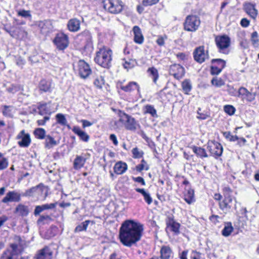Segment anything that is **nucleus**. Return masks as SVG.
Masks as SVG:
<instances>
[{
	"mask_svg": "<svg viewBox=\"0 0 259 259\" xmlns=\"http://www.w3.org/2000/svg\"><path fill=\"white\" fill-rule=\"evenodd\" d=\"M77 71L79 75L82 78H87L92 72L89 65L82 60H79L77 63Z\"/></svg>",
	"mask_w": 259,
	"mask_h": 259,
	"instance_id": "1a4fd4ad",
	"label": "nucleus"
},
{
	"mask_svg": "<svg viewBox=\"0 0 259 259\" xmlns=\"http://www.w3.org/2000/svg\"><path fill=\"white\" fill-rule=\"evenodd\" d=\"M43 211L42 207L41 205H37L35 207V208L34 211V214L36 216L39 214L40 212Z\"/></svg>",
	"mask_w": 259,
	"mask_h": 259,
	"instance_id": "680f3d73",
	"label": "nucleus"
},
{
	"mask_svg": "<svg viewBox=\"0 0 259 259\" xmlns=\"http://www.w3.org/2000/svg\"><path fill=\"white\" fill-rule=\"evenodd\" d=\"M224 109L225 112L230 115L234 114L236 110L233 106L230 105H225Z\"/></svg>",
	"mask_w": 259,
	"mask_h": 259,
	"instance_id": "8fccbe9b",
	"label": "nucleus"
},
{
	"mask_svg": "<svg viewBox=\"0 0 259 259\" xmlns=\"http://www.w3.org/2000/svg\"><path fill=\"white\" fill-rule=\"evenodd\" d=\"M133 180L134 181L141 184L142 185L145 186L146 185L144 179L141 177H133Z\"/></svg>",
	"mask_w": 259,
	"mask_h": 259,
	"instance_id": "13d9d810",
	"label": "nucleus"
},
{
	"mask_svg": "<svg viewBox=\"0 0 259 259\" xmlns=\"http://www.w3.org/2000/svg\"><path fill=\"white\" fill-rule=\"evenodd\" d=\"M237 93V97L241 98L242 100H245L250 102L255 99V94L249 92L245 88H240Z\"/></svg>",
	"mask_w": 259,
	"mask_h": 259,
	"instance_id": "f8f14e48",
	"label": "nucleus"
},
{
	"mask_svg": "<svg viewBox=\"0 0 259 259\" xmlns=\"http://www.w3.org/2000/svg\"><path fill=\"white\" fill-rule=\"evenodd\" d=\"M37 109L38 113L41 115H50L52 113L50 103H41L38 106Z\"/></svg>",
	"mask_w": 259,
	"mask_h": 259,
	"instance_id": "393cba45",
	"label": "nucleus"
},
{
	"mask_svg": "<svg viewBox=\"0 0 259 259\" xmlns=\"http://www.w3.org/2000/svg\"><path fill=\"white\" fill-rule=\"evenodd\" d=\"M53 252L47 246L38 251L34 259H52Z\"/></svg>",
	"mask_w": 259,
	"mask_h": 259,
	"instance_id": "f3484780",
	"label": "nucleus"
},
{
	"mask_svg": "<svg viewBox=\"0 0 259 259\" xmlns=\"http://www.w3.org/2000/svg\"><path fill=\"white\" fill-rule=\"evenodd\" d=\"M136 169L138 171L141 172L144 169L146 170H148L149 166L147 165L145 160L144 159H142L141 160V163L136 166Z\"/></svg>",
	"mask_w": 259,
	"mask_h": 259,
	"instance_id": "c03bdc74",
	"label": "nucleus"
},
{
	"mask_svg": "<svg viewBox=\"0 0 259 259\" xmlns=\"http://www.w3.org/2000/svg\"><path fill=\"white\" fill-rule=\"evenodd\" d=\"M167 227L176 234L180 233V224L174 220L173 215L168 216L166 220Z\"/></svg>",
	"mask_w": 259,
	"mask_h": 259,
	"instance_id": "4468645a",
	"label": "nucleus"
},
{
	"mask_svg": "<svg viewBox=\"0 0 259 259\" xmlns=\"http://www.w3.org/2000/svg\"><path fill=\"white\" fill-rule=\"evenodd\" d=\"M144 230L143 225L133 220H126L121 225L119 229V238L121 242L127 247L140 240Z\"/></svg>",
	"mask_w": 259,
	"mask_h": 259,
	"instance_id": "f257e3e1",
	"label": "nucleus"
},
{
	"mask_svg": "<svg viewBox=\"0 0 259 259\" xmlns=\"http://www.w3.org/2000/svg\"><path fill=\"white\" fill-rule=\"evenodd\" d=\"M173 252L169 246H162L160 249L161 259H170L172 257Z\"/></svg>",
	"mask_w": 259,
	"mask_h": 259,
	"instance_id": "4be33fe9",
	"label": "nucleus"
},
{
	"mask_svg": "<svg viewBox=\"0 0 259 259\" xmlns=\"http://www.w3.org/2000/svg\"><path fill=\"white\" fill-rule=\"evenodd\" d=\"M127 165L126 163L119 161L114 166V171L117 175H122L127 170Z\"/></svg>",
	"mask_w": 259,
	"mask_h": 259,
	"instance_id": "b1692460",
	"label": "nucleus"
},
{
	"mask_svg": "<svg viewBox=\"0 0 259 259\" xmlns=\"http://www.w3.org/2000/svg\"><path fill=\"white\" fill-rule=\"evenodd\" d=\"M51 218L50 215H41L40 216L39 218L38 219L37 222H43L45 220H51Z\"/></svg>",
	"mask_w": 259,
	"mask_h": 259,
	"instance_id": "e2e57ef3",
	"label": "nucleus"
},
{
	"mask_svg": "<svg viewBox=\"0 0 259 259\" xmlns=\"http://www.w3.org/2000/svg\"><path fill=\"white\" fill-rule=\"evenodd\" d=\"M136 192L141 193L144 197V200L148 204L150 205L152 202V198L150 194L147 192L144 189L136 188Z\"/></svg>",
	"mask_w": 259,
	"mask_h": 259,
	"instance_id": "473e14b6",
	"label": "nucleus"
},
{
	"mask_svg": "<svg viewBox=\"0 0 259 259\" xmlns=\"http://www.w3.org/2000/svg\"><path fill=\"white\" fill-rule=\"evenodd\" d=\"M44 189H45L44 188L40 187V185H38L26 190L23 196H33L36 195H39L42 192Z\"/></svg>",
	"mask_w": 259,
	"mask_h": 259,
	"instance_id": "5701e85b",
	"label": "nucleus"
},
{
	"mask_svg": "<svg viewBox=\"0 0 259 259\" xmlns=\"http://www.w3.org/2000/svg\"><path fill=\"white\" fill-rule=\"evenodd\" d=\"M86 161V159L82 156L77 155L73 161V168L75 170H78L82 168Z\"/></svg>",
	"mask_w": 259,
	"mask_h": 259,
	"instance_id": "a878e982",
	"label": "nucleus"
},
{
	"mask_svg": "<svg viewBox=\"0 0 259 259\" xmlns=\"http://www.w3.org/2000/svg\"><path fill=\"white\" fill-rule=\"evenodd\" d=\"M18 14L19 16H20L24 18H28V17H31V15L30 14V12L29 11H26V10H21L18 12Z\"/></svg>",
	"mask_w": 259,
	"mask_h": 259,
	"instance_id": "864d4df0",
	"label": "nucleus"
},
{
	"mask_svg": "<svg viewBox=\"0 0 259 259\" xmlns=\"http://www.w3.org/2000/svg\"><path fill=\"white\" fill-rule=\"evenodd\" d=\"M53 42L58 50H64L68 46V37L63 33H58L56 35Z\"/></svg>",
	"mask_w": 259,
	"mask_h": 259,
	"instance_id": "0eeeda50",
	"label": "nucleus"
},
{
	"mask_svg": "<svg viewBox=\"0 0 259 259\" xmlns=\"http://www.w3.org/2000/svg\"><path fill=\"white\" fill-rule=\"evenodd\" d=\"M103 3L105 10L113 14L121 12L124 7L121 0H104Z\"/></svg>",
	"mask_w": 259,
	"mask_h": 259,
	"instance_id": "7ed1b4c3",
	"label": "nucleus"
},
{
	"mask_svg": "<svg viewBox=\"0 0 259 259\" xmlns=\"http://www.w3.org/2000/svg\"><path fill=\"white\" fill-rule=\"evenodd\" d=\"M212 63H217V66H221L222 62L224 63V67L226 66V62L221 59H212L211 61Z\"/></svg>",
	"mask_w": 259,
	"mask_h": 259,
	"instance_id": "bf43d9fd",
	"label": "nucleus"
},
{
	"mask_svg": "<svg viewBox=\"0 0 259 259\" xmlns=\"http://www.w3.org/2000/svg\"><path fill=\"white\" fill-rule=\"evenodd\" d=\"M194 60L199 63H202L208 58V55L205 53L204 47L200 46L194 50L193 52Z\"/></svg>",
	"mask_w": 259,
	"mask_h": 259,
	"instance_id": "9b49d317",
	"label": "nucleus"
},
{
	"mask_svg": "<svg viewBox=\"0 0 259 259\" xmlns=\"http://www.w3.org/2000/svg\"><path fill=\"white\" fill-rule=\"evenodd\" d=\"M207 145V149L211 156L217 158L222 155L223 148L220 143L211 141H209Z\"/></svg>",
	"mask_w": 259,
	"mask_h": 259,
	"instance_id": "6e6552de",
	"label": "nucleus"
},
{
	"mask_svg": "<svg viewBox=\"0 0 259 259\" xmlns=\"http://www.w3.org/2000/svg\"><path fill=\"white\" fill-rule=\"evenodd\" d=\"M200 24L199 17L196 15H189L186 17L184 23V29L189 32H195Z\"/></svg>",
	"mask_w": 259,
	"mask_h": 259,
	"instance_id": "39448f33",
	"label": "nucleus"
},
{
	"mask_svg": "<svg viewBox=\"0 0 259 259\" xmlns=\"http://www.w3.org/2000/svg\"><path fill=\"white\" fill-rule=\"evenodd\" d=\"M182 87L184 92L188 94L192 89V85L190 80L185 79L182 83Z\"/></svg>",
	"mask_w": 259,
	"mask_h": 259,
	"instance_id": "58836bf2",
	"label": "nucleus"
},
{
	"mask_svg": "<svg viewBox=\"0 0 259 259\" xmlns=\"http://www.w3.org/2000/svg\"><path fill=\"white\" fill-rule=\"evenodd\" d=\"M241 25L243 27H246L249 25V21L246 18H243L240 22Z\"/></svg>",
	"mask_w": 259,
	"mask_h": 259,
	"instance_id": "052dcab7",
	"label": "nucleus"
},
{
	"mask_svg": "<svg viewBox=\"0 0 259 259\" xmlns=\"http://www.w3.org/2000/svg\"><path fill=\"white\" fill-rule=\"evenodd\" d=\"M133 157L134 158H141L144 152L142 150H140L138 148H134L132 150Z\"/></svg>",
	"mask_w": 259,
	"mask_h": 259,
	"instance_id": "49530a36",
	"label": "nucleus"
},
{
	"mask_svg": "<svg viewBox=\"0 0 259 259\" xmlns=\"http://www.w3.org/2000/svg\"><path fill=\"white\" fill-rule=\"evenodd\" d=\"M211 82L217 87H221L225 84L224 81L222 78L218 77L213 78Z\"/></svg>",
	"mask_w": 259,
	"mask_h": 259,
	"instance_id": "a18cd8bd",
	"label": "nucleus"
},
{
	"mask_svg": "<svg viewBox=\"0 0 259 259\" xmlns=\"http://www.w3.org/2000/svg\"><path fill=\"white\" fill-rule=\"evenodd\" d=\"M56 118L58 123L61 125L67 126L68 128H70V126L67 124V119L64 114L58 113L56 115Z\"/></svg>",
	"mask_w": 259,
	"mask_h": 259,
	"instance_id": "72a5a7b5",
	"label": "nucleus"
},
{
	"mask_svg": "<svg viewBox=\"0 0 259 259\" xmlns=\"http://www.w3.org/2000/svg\"><path fill=\"white\" fill-rule=\"evenodd\" d=\"M109 139L110 140H111L113 142V143L115 146H117L118 145V141H117L116 136L114 134L110 135Z\"/></svg>",
	"mask_w": 259,
	"mask_h": 259,
	"instance_id": "338daca9",
	"label": "nucleus"
},
{
	"mask_svg": "<svg viewBox=\"0 0 259 259\" xmlns=\"http://www.w3.org/2000/svg\"><path fill=\"white\" fill-rule=\"evenodd\" d=\"M148 72L150 73V76L152 77L153 82H156L158 78L159 75L158 70L155 67H151L148 69Z\"/></svg>",
	"mask_w": 259,
	"mask_h": 259,
	"instance_id": "a19ab883",
	"label": "nucleus"
},
{
	"mask_svg": "<svg viewBox=\"0 0 259 259\" xmlns=\"http://www.w3.org/2000/svg\"><path fill=\"white\" fill-rule=\"evenodd\" d=\"M134 34V40L138 44H142L144 41V36L139 27L135 26L133 28Z\"/></svg>",
	"mask_w": 259,
	"mask_h": 259,
	"instance_id": "aec40b11",
	"label": "nucleus"
},
{
	"mask_svg": "<svg viewBox=\"0 0 259 259\" xmlns=\"http://www.w3.org/2000/svg\"><path fill=\"white\" fill-rule=\"evenodd\" d=\"M40 29L41 33L44 35H47L50 33L53 29L51 22L50 20L40 21L37 24Z\"/></svg>",
	"mask_w": 259,
	"mask_h": 259,
	"instance_id": "2eb2a0df",
	"label": "nucleus"
},
{
	"mask_svg": "<svg viewBox=\"0 0 259 259\" xmlns=\"http://www.w3.org/2000/svg\"><path fill=\"white\" fill-rule=\"evenodd\" d=\"M72 131L76 134L82 141L87 142L89 141L90 137L84 132L81 131L78 126H74Z\"/></svg>",
	"mask_w": 259,
	"mask_h": 259,
	"instance_id": "cd10ccee",
	"label": "nucleus"
},
{
	"mask_svg": "<svg viewBox=\"0 0 259 259\" xmlns=\"http://www.w3.org/2000/svg\"><path fill=\"white\" fill-rule=\"evenodd\" d=\"M244 10L246 13L253 19H255L257 15V11L255 8L254 5L247 4L244 6Z\"/></svg>",
	"mask_w": 259,
	"mask_h": 259,
	"instance_id": "bb28decb",
	"label": "nucleus"
},
{
	"mask_svg": "<svg viewBox=\"0 0 259 259\" xmlns=\"http://www.w3.org/2000/svg\"><path fill=\"white\" fill-rule=\"evenodd\" d=\"M145 114H150L152 117H157V111L154 106L151 105H147L144 107Z\"/></svg>",
	"mask_w": 259,
	"mask_h": 259,
	"instance_id": "e433bc0d",
	"label": "nucleus"
},
{
	"mask_svg": "<svg viewBox=\"0 0 259 259\" xmlns=\"http://www.w3.org/2000/svg\"><path fill=\"white\" fill-rule=\"evenodd\" d=\"M15 212L22 217H26L29 213V207L24 204H19L15 208Z\"/></svg>",
	"mask_w": 259,
	"mask_h": 259,
	"instance_id": "c85d7f7f",
	"label": "nucleus"
},
{
	"mask_svg": "<svg viewBox=\"0 0 259 259\" xmlns=\"http://www.w3.org/2000/svg\"><path fill=\"white\" fill-rule=\"evenodd\" d=\"M223 193L224 199L219 203L220 209L225 213H227L232 207V203L233 197L232 196V190L229 187H225L223 189Z\"/></svg>",
	"mask_w": 259,
	"mask_h": 259,
	"instance_id": "20e7f679",
	"label": "nucleus"
},
{
	"mask_svg": "<svg viewBox=\"0 0 259 259\" xmlns=\"http://www.w3.org/2000/svg\"><path fill=\"white\" fill-rule=\"evenodd\" d=\"M233 230V228L231 223H228L224 227L222 231V234L224 236L228 237Z\"/></svg>",
	"mask_w": 259,
	"mask_h": 259,
	"instance_id": "4c0bfd02",
	"label": "nucleus"
},
{
	"mask_svg": "<svg viewBox=\"0 0 259 259\" xmlns=\"http://www.w3.org/2000/svg\"><path fill=\"white\" fill-rule=\"evenodd\" d=\"M51 83L49 80L42 79L39 83V89L40 91L47 92L51 91Z\"/></svg>",
	"mask_w": 259,
	"mask_h": 259,
	"instance_id": "2f4dec72",
	"label": "nucleus"
},
{
	"mask_svg": "<svg viewBox=\"0 0 259 259\" xmlns=\"http://www.w3.org/2000/svg\"><path fill=\"white\" fill-rule=\"evenodd\" d=\"M94 84L99 88H102L104 83V80L102 76L97 77L94 81Z\"/></svg>",
	"mask_w": 259,
	"mask_h": 259,
	"instance_id": "603ef678",
	"label": "nucleus"
},
{
	"mask_svg": "<svg viewBox=\"0 0 259 259\" xmlns=\"http://www.w3.org/2000/svg\"><path fill=\"white\" fill-rule=\"evenodd\" d=\"M156 42L160 46H163L164 44V39L163 37L161 36L159 37L156 40Z\"/></svg>",
	"mask_w": 259,
	"mask_h": 259,
	"instance_id": "774afa93",
	"label": "nucleus"
},
{
	"mask_svg": "<svg viewBox=\"0 0 259 259\" xmlns=\"http://www.w3.org/2000/svg\"><path fill=\"white\" fill-rule=\"evenodd\" d=\"M21 200V195L14 191H9L2 199V202L7 203L9 202H19Z\"/></svg>",
	"mask_w": 259,
	"mask_h": 259,
	"instance_id": "dca6fc26",
	"label": "nucleus"
},
{
	"mask_svg": "<svg viewBox=\"0 0 259 259\" xmlns=\"http://www.w3.org/2000/svg\"><path fill=\"white\" fill-rule=\"evenodd\" d=\"M121 90L125 92H131L135 90H137L138 93H140V87L139 84L135 81H131L127 85H120Z\"/></svg>",
	"mask_w": 259,
	"mask_h": 259,
	"instance_id": "412c9836",
	"label": "nucleus"
},
{
	"mask_svg": "<svg viewBox=\"0 0 259 259\" xmlns=\"http://www.w3.org/2000/svg\"><path fill=\"white\" fill-rule=\"evenodd\" d=\"M112 52L107 47H103L96 52L95 62L103 68H109L111 66Z\"/></svg>",
	"mask_w": 259,
	"mask_h": 259,
	"instance_id": "f03ea898",
	"label": "nucleus"
},
{
	"mask_svg": "<svg viewBox=\"0 0 259 259\" xmlns=\"http://www.w3.org/2000/svg\"><path fill=\"white\" fill-rule=\"evenodd\" d=\"M192 150L197 156H199L201 158L208 157V155L207 154L205 150L202 148L193 146L192 147Z\"/></svg>",
	"mask_w": 259,
	"mask_h": 259,
	"instance_id": "f704fd0d",
	"label": "nucleus"
},
{
	"mask_svg": "<svg viewBox=\"0 0 259 259\" xmlns=\"http://www.w3.org/2000/svg\"><path fill=\"white\" fill-rule=\"evenodd\" d=\"M33 133L36 138L40 140L44 139L47 136L46 131L42 128H36Z\"/></svg>",
	"mask_w": 259,
	"mask_h": 259,
	"instance_id": "c9c22d12",
	"label": "nucleus"
},
{
	"mask_svg": "<svg viewBox=\"0 0 259 259\" xmlns=\"http://www.w3.org/2000/svg\"><path fill=\"white\" fill-rule=\"evenodd\" d=\"M8 160L0 153V170L6 169L8 166Z\"/></svg>",
	"mask_w": 259,
	"mask_h": 259,
	"instance_id": "37998d69",
	"label": "nucleus"
},
{
	"mask_svg": "<svg viewBox=\"0 0 259 259\" xmlns=\"http://www.w3.org/2000/svg\"><path fill=\"white\" fill-rule=\"evenodd\" d=\"M16 138L21 140L18 142V145L21 147H28L31 143L29 134H25L24 130L21 131L17 136Z\"/></svg>",
	"mask_w": 259,
	"mask_h": 259,
	"instance_id": "ddd939ff",
	"label": "nucleus"
},
{
	"mask_svg": "<svg viewBox=\"0 0 259 259\" xmlns=\"http://www.w3.org/2000/svg\"><path fill=\"white\" fill-rule=\"evenodd\" d=\"M50 119L49 116H45L42 119H39L37 121L38 125H44L46 122Z\"/></svg>",
	"mask_w": 259,
	"mask_h": 259,
	"instance_id": "4d7b16f0",
	"label": "nucleus"
},
{
	"mask_svg": "<svg viewBox=\"0 0 259 259\" xmlns=\"http://www.w3.org/2000/svg\"><path fill=\"white\" fill-rule=\"evenodd\" d=\"M138 126H139V124L136 121L135 119L131 116L129 115L125 119V127L126 130L135 131L137 130Z\"/></svg>",
	"mask_w": 259,
	"mask_h": 259,
	"instance_id": "a211bd4d",
	"label": "nucleus"
},
{
	"mask_svg": "<svg viewBox=\"0 0 259 259\" xmlns=\"http://www.w3.org/2000/svg\"><path fill=\"white\" fill-rule=\"evenodd\" d=\"M186 192L184 194V199L187 203L191 204L195 201L194 190L190 188L186 189Z\"/></svg>",
	"mask_w": 259,
	"mask_h": 259,
	"instance_id": "7c9ffc66",
	"label": "nucleus"
},
{
	"mask_svg": "<svg viewBox=\"0 0 259 259\" xmlns=\"http://www.w3.org/2000/svg\"><path fill=\"white\" fill-rule=\"evenodd\" d=\"M159 0H143V5L144 6H149L156 4Z\"/></svg>",
	"mask_w": 259,
	"mask_h": 259,
	"instance_id": "6e6d98bb",
	"label": "nucleus"
},
{
	"mask_svg": "<svg viewBox=\"0 0 259 259\" xmlns=\"http://www.w3.org/2000/svg\"><path fill=\"white\" fill-rule=\"evenodd\" d=\"M169 74L176 79H180L185 74V69L179 64H173L170 67Z\"/></svg>",
	"mask_w": 259,
	"mask_h": 259,
	"instance_id": "9d476101",
	"label": "nucleus"
},
{
	"mask_svg": "<svg viewBox=\"0 0 259 259\" xmlns=\"http://www.w3.org/2000/svg\"><path fill=\"white\" fill-rule=\"evenodd\" d=\"M1 259H17L16 254H14L10 249H8L3 253Z\"/></svg>",
	"mask_w": 259,
	"mask_h": 259,
	"instance_id": "ea45409f",
	"label": "nucleus"
},
{
	"mask_svg": "<svg viewBox=\"0 0 259 259\" xmlns=\"http://www.w3.org/2000/svg\"><path fill=\"white\" fill-rule=\"evenodd\" d=\"M237 145L239 147L243 146L245 145V143L246 142V140L244 138H239V140H237Z\"/></svg>",
	"mask_w": 259,
	"mask_h": 259,
	"instance_id": "0e129e2a",
	"label": "nucleus"
},
{
	"mask_svg": "<svg viewBox=\"0 0 259 259\" xmlns=\"http://www.w3.org/2000/svg\"><path fill=\"white\" fill-rule=\"evenodd\" d=\"M45 139V146L47 149H51L59 144V141L55 140L51 136L47 135Z\"/></svg>",
	"mask_w": 259,
	"mask_h": 259,
	"instance_id": "c756f323",
	"label": "nucleus"
},
{
	"mask_svg": "<svg viewBox=\"0 0 259 259\" xmlns=\"http://www.w3.org/2000/svg\"><path fill=\"white\" fill-rule=\"evenodd\" d=\"M57 203H53L50 204H45L41 206L43 211L47 209H51L54 208L57 205Z\"/></svg>",
	"mask_w": 259,
	"mask_h": 259,
	"instance_id": "5fc2aeb1",
	"label": "nucleus"
},
{
	"mask_svg": "<svg viewBox=\"0 0 259 259\" xmlns=\"http://www.w3.org/2000/svg\"><path fill=\"white\" fill-rule=\"evenodd\" d=\"M215 42L219 52L225 54L229 53L228 48L231 44V40L228 36L226 35L217 36L215 38Z\"/></svg>",
	"mask_w": 259,
	"mask_h": 259,
	"instance_id": "423d86ee",
	"label": "nucleus"
},
{
	"mask_svg": "<svg viewBox=\"0 0 259 259\" xmlns=\"http://www.w3.org/2000/svg\"><path fill=\"white\" fill-rule=\"evenodd\" d=\"M251 41L253 45H256L259 41V36L256 31H254L251 33Z\"/></svg>",
	"mask_w": 259,
	"mask_h": 259,
	"instance_id": "3c124183",
	"label": "nucleus"
},
{
	"mask_svg": "<svg viewBox=\"0 0 259 259\" xmlns=\"http://www.w3.org/2000/svg\"><path fill=\"white\" fill-rule=\"evenodd\" d=\"M81 122L82 123V127L83 128H85L86 127H89L91 126L93 123L91 122H90L88 120L82 119L81 120Z\"/></svg>",
	"mask_w": 259,
	"mask_h": 259,
	"instance_id": "69168bd1",
	"label": "nucleus"
},
{
	"mask_svg": "<svg viewBox=\"0 0 259 259\" xmlns=\"http://www.w3.org/2000/svg\"><path fill=\"white\" fill-rule=\"evenodd\" d=\"M4 109L3 110V114L4 116L7 117H12L13 114L12 113L11 107L7 105L3 106Z\"/></svg>",
	"mask_w": 259,
	"mask_h": 259,
	"instance_id": "09e8293b",
	"label": "nucleus"
},
{
	"mask_svg": "<svg viewBox=\"0 0 259 259\" xmlns=\"http://www.w3.org/2000/svg\"><path fill=\"white\" fill-rule=\"evenodd\" d=\"M221 66H217L215 65H213L211 67V73L212 75L219 74L224 68V63H221Z\"/></svg>",
	"mask_w": 259,
	"mask_h": 259,
	"instance_id": "79ce46f5",
	"label": "nucleus"
},
{
	"mask_svg": "<svg viewBox=\"0 0 259 259\" xmlns=\"http://www.w3.org/2000/svg\"><path fill=\"white\" fill-rule=\"evenodd\" d=\"M80 21L76 19H70L67 23V28L71 32H77L80 29Z\"/></svg>",
	"mask_w": 259,
	"mask_h": 259,
	"instance_id": "6ab92c4d",
	"label": "nucleus"
},
{
	"mask_svg": "<svg viewBox=\"0 0 259 259\" xmlns=\"http://www.w3.org/2000/svg\"><path fill=\"white\" fill-rule=\"evenodd\" d=\"M118 116L119 117L118 121H115V124H117L118 122H123L125 120V119L129 116V115L126 114L124 112L121 110H118L117 113Z\"/></svg>",
	"mask_w": 259,
	"mask_h": 259,
	"instance_id": "de8ad7c7",
	"label": "nucleus"
}]
</instances>
